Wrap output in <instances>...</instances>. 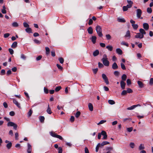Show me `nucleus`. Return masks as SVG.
I'll return each instance as SVG.
<instances>
[{
	"label": "nucleus",
	"instance_id": "nucleus-46",
	"mask_svg": "<svg viewBox=\"0 0 153 153\" xmlns=\"http://www.w3.org/2000/svg\"><path fill=\"white\" fill-rule=\"evenodd\" d=\"M127 85H129L131 84V81L130 79H127L126 81Z\"/></svg>",
	"mask_w": 153,
	"mask_h": 153
},
{
	"label": "nucleus",
	"instance_id": "nucleus-7",
	"mask_svg": "<svg viewBox=\"0 0 153 153\" xmlns=\"http://www.w3.org/2000/svg\"><path fill=\"white\" fill-rule=\"evenodd\" d=\"M125 37L128 39H129L131 38L130 32L129 30H128L125 36Z\"/></svg>",
	"mask_w": 153,
	"mask_h": 153
},
{
	"label": "nucleus",
	"instance_id": "nucleus-14",
	"mask_svg": "<svg viewBox=\"0 0 153 153\" xmlns=\"http://www.w3.org/2000/svg\"><path fill=\"white\" fill-rule=\"evenodd\" d=\"M97 38L95 36H92L91 38V41L93 44H94L96 42Z\"/></svg>",
	"mask_w": 153,
	"mask_h": 153
},
{
	"label": "nucleus",
	"instance_id": "nucleus-32",
	"mask_svg": "<svg viewBox=\"0 0 153 153\" xmlns=\"http://www.w3.org/2000/svg\"><path fill=\"white\" fill-rule=\"evenodd\" d=\"M108 103L111 105H113L115 103V102L113 100H108Z\"/></svg>",
	"mask_w": 153,
	"mask_h": 153
},
{
	"label": "nucleus",
	"instance_id": "nucleus-8",
	"mask_svg": "<svg viewBox=\"0 0 153 153\" xmlns=\"http://www.w3.org/2000/svg\"><path fill=\"white\" fill-rule=\"evenodd\" d=\"M101 134L103 136V138L102 139H106L107 137V134L106 132L104 131H102L101 132Z\"/></svg>",
	"mask_w": 153,
	"mask_h": 153
},
{
	"label": "nucleus",
	"instance_id": "nucleus-16",
	"mask_svg": "<svg viewBox=\"0 0 153 153\" xmlns=\"http://www.w3.org/2000/svg\"><path fill=\"white\" fill-rule=\"evenodd\" d=\"M87 31L89 34H92L93 33V29L91 27H90L88 28Z\"/></svg>",
	"mask_w": 153,
	"mask_h": 153
},
{
	"label": "nucleus",
	"instance_id": "nucleus-21",
	"mask_svg": "<svg viewBox=\"0 0 153 153\" xmlns=\"http://www.w3.org/2000/svg\"><path fill=\"white\" fill-rule=\"evenodd\" d=\"M47 112L49 114H51L52 113V111H51V109L50 108V107L49 105H48L47 109Z\"/></svg>",
	"mask_w": 153,
	"mask_h": 153
},
{
	"label": "nucleus",
	"instance_id": "nucleus-52",
	"mask_svg": "<svg viewBox=\"0 0 153 153\" xmlns=\"http://www.w3.org/2000/svg\"><path fill=\"white\" fill-rule=\"evenodd\" d=\"M15 147L18 149H19L21 148V145L19 144H17L15 145Z\"/></svg>",
	"mask_w": 153,
	"mask_h": 153
},
{
	"label": "nucleus",
	"instance_id": "nucleus-57",
	"mask_svg": "<svg viewBox=\"0 0 153 153\" xmlns=\"http://www.w3.org/2000/svg\"><path fill=\"white\" fill-rule=\"evenodd\" d=\"M106 121L105 120H101L98 123V125L102 124L105 122Z\"/></svg>",
	"mask_w": 153,
	"mask_h": 153
},
{
	"label": "nucleus",
	"instance_id": "nucleus-58",
	"mask_svg": "<svg viewBox=\"0 0 153 153\" xmlns=\"http://www.w3.org/2000/svg\"><path fill=\"white\" fill-rule=\"evenodd\" d=\"M44 92L46 94L48 93L49 91L48 89L46 88L45 87L44 88Z\"/></svg>",
	"mask_w": 153,
	"mask_h": 153
},
{
	"label": "nucleus",
	"instance_id": "nucleus-59",
	"mask_svg": "<svg viewBox=\"0 0 153 153\" xmlns=\"http://www.w3.org/2000/svg\"><path fill=\"white\" fill-rule=\"evenodd\" d=\"M34 42L36 44H39L40 43V42L39 40L35 39L34 40Z\"/></svg>",
	"mask_w": 153,
	"mask_h": 153
},
{
	"label": "nucleus",
	"instance_id": "nucleus-50",
	"mask_svg": "<svg viewBox=\"0 0 153 153\" xmlns=\"http://www.w3.org/2000/svg\"><path fill=\"white\" fill-rule=\"evenodd\" d=\"M127 91L126 90H123L122 92L121 93V95H126L127 93Z\"/></svg>",
	"mask_w": 153,
	"mask_h": 153
},
{
	"label": "nucleus",
	"instance_id": "nucleus-64",
	"mask_svg": "<svg viewBox=\"0 0 153 153\" xmlns=\"http://www.w3.org/2000/svg\"><path fill=\"white\" fill-rule=\"evenodd\" d=\"M149 83L151 85H152L153 84V79L152 78H151L150 79Z\"/></svg>",
	"mask_w": 153,
	"mask_h": 153
},
{
	"label": "nucleus",
	"instance_id": "nucleus-26",
	"mask_svg": "<svg viewBox=\"0 0 153 153\" xmlns=\"http://www.w3.org/2000/svg\"><path fill=\"white\" fill-rule=\"evenodd\" d=\"M45 117L43 116H41L39 117V120L41 123H44L45 120Z\"/></svg>",
	"mask_w": 153,
	"mask_h": 153
},
{
	"label": "nucleus",
	"instance_id": "nucleus-2",
	"mask_svg": "<svg viewBox=\"0 0 153 153\" xmlns=\"http://www.w3.org/2000/svg\"><path fill=\"white\" fill-rule=\"evenodd\" d=\"M8 126H13L14 129L16 130L17 129V126L14 123L9 122L7 124Z\"/></svg>",
	"mask_w": 153,
	"mask_h": 153
},
{
	"label": "nucleus",
	"instance_id": "nucleus-38",
	"mask_svg": "<svg viewBox=\"0 0 153 153\" xmlns=\"http://www.w3.org/2000/svg\"><path fill=\"white\" fill-rule=\"evenodd\" d=\"M59 60V62L61 64H62L64 62V59L62 57L59 58L58 59Z\"/></svg>",
	"mask_w": 153,
	"mask_h": 153
},
{
	"label": "nucleus",
	"instance_id": "nucleus-62",
	"mask_svg": "<svg viewBox=\"0 0 153 153\" xmlns=\"http://www.w3.org/2000/svg\"><path fill=\"white\" fill-rule=\"evenodd\" d=\"M70 121L71 122H73L74 120V116H71L70 119Z\"/></svg>",
	"mask_w": 153,
	"mask_h": 153
},
{
	"label": "nucleus",
	"instance_id": "nucleus-3",
	"mask_svg": "<svg viewBox=\"0 0 153 153\" xmlns=\"http://www.w3.org/2000/svg\"><path fill=\"white\" fill-rule=\"evenodd\" d=\"M102 77L105 82V83L106 85H108L109 83V82L108 80V78L106 75L104 74H103L102 75Z\"/></svg>",
	"mask_w": 153,
	"mask_h": 153
},
{
	"label": "nucleus",
	"instance_id": "nucleus-55",
	"mask_svg": "<svg viewBox=\"0 0 153 153\" xmlns=\"http://www.w3.org/2000/svg\"><path fill=\"white\" fill-rule=\"evenodd\" d=\"M56 66L59 69L61 70H62L63 69V68L60 65H59V64H57Z\"/></svg>",
	"mask_w": 153,
	"mask_h": 153
},
{
	"label": "nucleus",
	"instance_id": "nucleus-63",
	"mask_svg": "<svg viewBox=\"0 0 153 153\" xmlns=\"http://www.w3.org/2000/svg\"><path fill=\"white\" fill-rule=\"evenodd\" d=\"M10 35V34L9 33H6L4 34V37L5 38L8 37Z\"/></svg>",
	"mask_w": 153,
	"mask_h": 153
},
{
	"label": "nucleus",
	"instance_id": "nucleus-22",
	"mask_svg": "<svg viewBox=\"0 0 153 153\" xmlns=\"http://www.w3.org/2000/svg\"><path fill=\"white\" fill-rule=\"evenodd\" d=\"M99 53V51L98 50H96L93 53V55L94 56H97Z\"/></svg>",
	"mask_w": 153,
	"mask_h": 153
},
{
	"label": "nucleus",
	"instance_id": "nucleus-40",
	"mask_svg": "<svg viewBox=\"0 0 153 153\" xmlns=\"http://www.w3.org/2000/svg\"><path fill=\"white\" fill-rule=\"evenodd\" d=\"M107 59H108V58L106 55L105 54L103 55V58L102 59V61Z\"/></svg>",
	"mask_w": 153,
	"mask_h": 153
},
{
	"label": "nucleus",
	"instance_id": "nucleus-41",
	"mask_svg": "<svg viewBox=\"0 0 153 153\" xmlns=\"http://www.w3.org/2000/svg\"><path fill=\"white\" fill-rule=\"evenodd\" d=\"M121 44L122 45H125L127 47H128V44L124 41L122 42H121Z\"/></svg>",
	"mask_w": 153,
	"mask_h": 153
},
{
	"label": "nucleus",
	"instance_id": "nucleus-1",
	"mask_svg": "<svg viewBox=\"0 0 153 153\" xmlns=\"http://www.w3.org/2000/svg\"><path fill=\"white\" fill-rule=\"evenodd\" d=\"M96 30L98 36L100 37H102L103 34L102 33L101 27L99 25H97L96 27Z\"/></svg>",
	"mask_w": 153,
	"mask_h": 153
},
{
	"label": "nucleus",
	"instance_id": "nucleus-47",
	"mask_svg": "<svg viewBox=\"0 0 153 153\" xmlns=\"http://www.w3.org/2000/svg\"><path fill=\"white\" fill-rule=\"evenodd\" d=\"M129 146L131 148H134L135 144L134 143L131 142L129 144Z\"/></svg>",
	"mask_w": 153,
	"mask_h": 153
},
{
	"label": "nucleus",
	"instance_id": "nucleus-18",
	"mask_svg": "<svg viewBox=\"0 0 153 153\" xmlns=\"http://www.w3.org/2000/svg\"><path fill=\"white\" fill-rule=\"evenodd\" d=\"M140 33L142 34V35L144 36V35H145L146 34V32L145 31V30L142 29L140 28L139 30Z\"/></svg>",
	"mask_w": 153,
	"mask_h": 153
},
{
	"label": "nucleus",
	"instance_id": "nucleus-28",
	"mask_svg": "<svg viewBox=\"0 0 153 153\" xmlns=\"http://www.w3.org/2000/svg\"><path fill=\"white\" fill-rule=\"evenodd\" d=\"M109 144V143L108 141H105L103 142L101 144H100V145L101 146H104L105 145L108 144Z\"/></svg>",
	"mask_w": 153,
	"mask_h": 153
},
{
	"label": "nucleus",
	"instance_id": "nucleus-29",
	"mask_svg": "<svg viewBox=\"0 0 153 153\" xmlns=\"http://www.w3.org/2000/svg\"><path fill=\"white\" fill-rule=\"evenodd\" d=\"M127 78V76L126 74H123L122 77H121V79L122 80V81H125Z\"/></svg>",
	"mask_w": 153,
	"mask_h": 153
},
{
	"label": "nucleus",
	"instance_id": "nucleus-30",
	"mask_svg": "<svg viewBox=\"0 0 153 153\" xmlns=\"http://www.w3.org/2000/svg\"><path fill=\"white\" fill-rule=\"evenodd\" d=\"M106 48L110 51H112L113 50V47L111 45H108L106 46Z\"/></svg>",
	"mask_w": 153,
	"mask_h": 153
},
{
	"label": "nucleus",
	"instance_id": "nucleus-44",
	"mask_svg": "<svg viewBox=\"0 0 153 153\" xmlns=\"http://www.w3.org/2000/svg\"><path fill=\"white\" fill-rule=\"evenodd\" d=\"M114 75L116 76H118L120 74V73L117 71H115L114 72Z\"/></svg>",
	"mask_w": 153,
	"mask_h": 153
},
{
	"label": "nucleus",
	"instance_id": "nucleus-24",
	"mask_svg": "<svg viewBox=\"0 0 153 153\" xmlns=\"http://www.w3.org/2000/svg\"><path fill=\"white\" fill-rule=\"evenodd\" d=\"M50 135L52 137L56 138L57 134H56L55 132L53 131H51L50 132Z\"/></svg>",
	"mask_w": 153,
	"mask_h": 153
},
{
	"label": "nucleus",
	"instance_id": "nucleus-10",
	"mask_svg": "<svg viewBox=\"0 0 153 153\" xmlns=\"http://www.w3.org/2000/svg\"><path fill=\"white\" fill-rule=\"evenodd\" d=\"M13 103L17 106V107L20 108H21L20 104L19 103L16 99H13Z\"/></svg>",
	"mask_w": 153,
	"mask_h": 153
},
{
	"label": "nucleus",
	"instance_id": "nucleus-45",
	"mask_svg": "<svg viewBox=\"0 0 153 153\" xmlns=\"http://www.w3.org/2000/svg\"><path fill=\"white\" fill-rule=\"evenodd\" d=\"M98 67L99 68H102L104 67V65L100 62H98Z\"/></svg>",
	"mask_w": 153,
	"mask_h": 153
},
{
	"label": "nucleus",
	"instance_id": "nucleus-48",
	"mask_svg": "<svg viewBox=\"0 0 153 153\" xmlns=\"http://www.w3.org/2000/svg\"><path fill=\"white\" fill-rule=\"evenodd\" d=\"M8 51L10 53L11 55H12L14 53V51L13 49H12V48H9L8 49Z\"/></svg>",
	"mask_w": 153,
	"mask_h": 153
},
{
	"label": "nucleus",
	"instance_id": "nucleus-27",
	"mask_svg": "<svg viewBox=\"0 0 153 153\" xmlns=\"http://www.w3.org/2000/svg\"><path fill=\"white\" fill-rule=\"evenodd\" d=\"M12 146V143L11 142H9L6 145V147L8 149H10Z\"/></svg>",
	"mask_w": 153,
	"mask_h": 153
},
{
	"label": "nucleus",
	"instance_id": "nucleus-60",
	"mask_svg": "<svg viewBox=\"0 0 153 153\" xmlns=\"http://www.w3.org/2000/svg\"><path fill=\"white\" fill-rule=\"evenodd\" d=\"M23 25L25 27H29V25L26 22H24L23 23Z\"/></svg>",
	"mask_w": 153,
	"mask_h": 153
},
{
	"label": "nucleus",
	"instance_id": "nucleus-12",
	"mask_svg": "<svg viewBox=\"0 0 153 153\" xmlns=\"http://www.w3.org/2000/svg\"><path fill=\"white\" fill-rule=\"evenodd\" d=\"M143 28L146 30H147L149 28V25L146 23H144L143 24Z\"/></svg>",
	"mask_w": 153,
	"mask_h": 153
},
{
	"label": "nucleus",
	"instance_id": "nucleus-37",
	"mask_svg": "<svg viewBox=\"0 0 153 153\" xmlns=\"http://www.w3.org/2000/svg\"><path fill=\"white\" fill-rule=\"evenodd\" d=\"M132 26L134 30H136L138 27L137 24H132Z\"/></svg>",
	"mask_w": 153,
	"mask_h": 153
},
{
	"label": "nucleus",
	"instance_id": "nucleus-34",
	"mask_svg": "<svg viewBox=\"0 0 153 153\" xmlns=\"http://www.w3.org/2000/svg\"><path fill=\"white\" fill-rule=\"evenodd\" d=\"M144 148V145L142 144H141L139 147V150H143Z\"/></svg>",
	"mask_w": 153,
	"mask_h": 153
},
{
	"label": "nucleus",
	"instance_id": "nucleus-4",
	"mask_svg": "<svg viewBox=\"0 0 153 153\" xmlns=\"http://www.w3.org/2000/svg\"><path fill=\"white\" fill-rule=\"evenodd\" d=\"M136 11L137 17L138 19L140 18L142 14L141 10L140 9H138L136 10Z\"/></svg>",
	"mask_w": 153,
	"mask_h": 153
},
{
	"label": "nucleus",
	"instance_id": "nucleus-23",
	"mask_svg": "<svg viewBox=\"0 0 153 153\" xmlns=\"http://www.w3.org/2000/svg\"><path fill=\"white\" fill-rule=\"evenodd\" d=\"M106 149L107 151V152H111V151H113V148L112 147H107L106 148Z\"/></svg>",
	"mask_w": 153,
	"mask_h": 153
},
{
	"label": "nucleus",
	"instance_id": "nucleus-53",
	"mask_svg": "<svg viewBox=\"0 0 153 153\" xmlns=\"http://www.w3.org/2000/svg\"><path fill=\"white\" fill-rule=\"evenodd\" d=\"M127 93H132L133 92V91L130 88H128L127 89Z\"/></svg>",
	"mask_w": 153,
	"mask_h": 153
},
{
	"label": "nucleus",
	"instance_id": "nucleus-13",
	"mask_svg": "<svg viewBox=\"0 0 153 153\" xmlns=\"http://www.w3.org/2000/svg\"><path fill=\"white\" fill-rule=\"evenodd\" d=\"M120 83L121 88L122 89H124L125 88L126 83L123 81H121Z\"/></svg>",
	"mask_w": 153,
	"mask_h": 153
},
{
	"label": "nucleus",
	"instance_id": "nucleus-6",
	"mask_svg": "<svg viewBox=\"0 0 153 153\" xmlns=\"http://www.w3.org/2000/svg\"><path fill=\"white\" fill-rule=\"evenodd\" d=\"M141 105L140 104H138L137 105H132V106H131L130 107L127 108V109L128 110H131L134 109L137 106H140Z\"/></svg>",
	"mask_w": 153,
	"mask_h": 153
},
{
	"label": "nucleus",
	"instance_id": "nucleus-51",
	"mask_svg": "<svg viewBox=\"0 0 153 153\" xmlns=\"http://www.w3.org/2000/svg\"><path fill=\"white\" fill-rule=\"evenodd\" d=\"M58 153H62L63 150L62 147H59L58 148Z\"/></svg>",
	"mask_w": 153,
	"mask_h": 153
},
{
	"label": "nucleus",
	"instance_id": "nucleus-5",
	"mask_svg": "<svg viewBox=\"0 0 153 153\" xmlns=\"http://www.w3.org/2000/svg\"><path fill=\"white\" fill-rule=\"evenodd\" d=\"M136 35L135 36L136 38H139L140 39H142L143 38L144 36L142 34H140V33H136Z\"/></svg>",
	"mask_w": 153,
	"mask_h": 153
},
{
	"label": "nucleus",
	"instance_id": "nucleus-61",
	"mask_svg": "<svg viewBox=\"0 0 153 153\" xmlns=\"http://www.w3.org/2000/svg\"><path fill=\"white\" fill-rule=\"evenodd\" d=\"M127 130L129 132H131V131L132 130H133V128L131 127H130V128H127Z\"/></svg>",
	"mask_w": 153,
	"mask_h": 153
},
{
	"label": "nucleus",
	"instance_id": "nucleus-35",
	"mask_svg": "<svg viewBox=\"0 0 153 153\" xmlns=\"http://www.w3.org/2000/svg\"><path fill=\"white\" fill-rule=\"evenodd\" d=\"M100 145V143H98L97 145V146L96 148V152H97L99 150V147L101 146Z\"/></svg>",
	"mask_w": 153,
	"mask_h": 153
},
{
	"label": "nucleus",
	"instance_id": "nucleus-36",
	"mask_svg": "<svg viewBox=\"0 0 153 153\" xmlns=\"http://www.w3.org/2000/svg\"><path fill=\"white\" fill-rule=\"evenodd\" d=\"M81 113L79 111L77 112L75 115V116L76 118H78L80 115Z\"/></svg>",
	"mask_w": 153,
	"mask_h": 153
},
{
	"label": "nucleus",
	"instance_id": "nucleus-43",
	"mask_svg": "<svg viewBox=\"0 0 153 153\" xmlns=\"http://www.w3.org/2000/svg\"><path fill=\"white\" fill-rule=\"evenodd\" d=\"M21 58L24 60H25L26 59V57L24 54H22L21 56Z\"/></svg>",
	"mask_w": 153,
	"mask_h": 153
},
{
	"label": "nucleus",
	"instance_id": "nucleus-19",
	"mask_svg": "<svg viewBox=\"0 0 153 153\" xmlns=\"http://www.w3.org/2000/svg\"><path fill=\"white\" fill-rule=\"evenodd\" d=\"M117 21L120 22L124 23L126 22V20L124 18H117Z\"/></svg>",
	"mask_w": 153,
	"mask_h": 153
},
{
	"label": "nucleus",
	"instance_id": "nucleus-17",
	"mask_svg": "<svg viewBox=\"0 0 153 153\" xmlns=\"http://www.w3.org/2000/svg\"><path fill=\"white\" fill-rule=\"evenodd\" d=\"M88 107L89 110L91 111H92L93 110V107L92 104L89 103L88 104Z\"/></svg>",
	"mask_w": 153,
	"mask_h": 153
},
{
	"label": "nucleus",
	"instance_id": "nucleus-31",
	"mask_svg": "<svg viewBox=\"0 0 153 153\" xmlns=\"http://www.w3.org/2000/svg\"><path fill=\"white\" fill-rule=\"evenodd\" d=\"M46 50V53L47 55H48L50 53V49L48 47H46L45 48Z\"/></svg>",
	"mask_w": 153,
	"mask_h": 153
},
{
	"label": "nucleus",
	"instance_id": "nucleus-49",
	"mask_svg": "<svg viewBox=\"0 0 153 153\" xmlns=\"http://www.w3.org/2000/svg\"><path fill=\"white\" fill-rule=\"evenodd\" d=\"M105 36L106 38L108 40H110L111 38V36L109 34H107Z\"/></svg>",
	"mask_w": 153,
	"mask_h": 153
},
{
	"label": "nucleus",
	"instance_id": "nucleus-33",
	"mask_svg": "<svg viewBox=\"0 0 153 153\" xmlns=\"http://www.w3.org/2000/svg\"><path fill=\"white\" fill-rule=\"evenodd\" d=\"M120 66L121 68L123 70H125L126 69V68L124 64L123 63H120Z\"/></svg>",
	"mask_w": 153,
	"mask_h": 153
},
{
	"label": "nucleus",
	"instance_id": "nucleus-39",
	"mask_svg": "<svg viewBox=\"0 0 153 153\" xmlns=\"http://www.w3.org/2000/svg\"><path fill=\"white\" fill-rule=\"evenodd\" d=\"M147 11L149 13H151L152 12V8L150 7H148L147 9Z\"/></svg>",
	"mask_w": 153,
	"mask_h": 153
},
{
	"label": "nucleus",
	"instance_id": "nucleus-9",
	"mask_svg": "<svg viewBox=\"0 0 153 153\" xmlns=\"http://www.w3.org/2000/svg\"><path fill=\"white\" fill-rule=\"evenodd\" d=\"M102 61V62L103 64L105 66H109L110 63L109 61L108 60V59L103 60V61Z\"/></svg>",
	"mask_w": 153,
	"mask_h": 153
},
{
	"label": "nucleus",
	"instance_id": "nucleus-11",
	"mask_svg": "<svg viewBox=\"0 0 153 153\" xmlns=\"http://www.w3.org/2000/svg\"><path fill=\"white\" fill-rule=\"evenodd\" d=\"M118 68V66L116 62H114L112 66V68L113 69H117Z\"/></svg>",
	"mask_w": 153,
	"mask_h": 153
},
{
	"label": "nucleus",
	"instance_id": "nucleus-15",
	"mask_svg": "<svg viewBox=\"0 0 153 153\" xmlns=\"http://www.w3.org/2000/svg\"><path fill=\"white\" fill-rule=\"evenodd\" d=\"M137 82L140 88H142L144 87V84L141 81H138Z\"/></svg>",
	"mask_w": 153,
	"mask_h": 153
},
{
	"label": "nucleus",
	"instance_id": "nucleus-25",
	"mask_svg": "<svg viewBox=\"0 0 153 153\" xmlns=\"http://www.w3.org/2000/svg\"><path fill=\"white\" fill-rule=\"evenodd\" d=\"M17 45V43L16 42H13L11 45V47L13 48H14L16 47Z\"/></svg>",
	"mask_w": 153,
	"mask_h": 153
},
{
	"label": "nucleus",
	"instance_id": "nucleus-42",
	"mask_svg": "<svg viewBox=\"0 0 153 153\" xmlns=\"http://www.w3.org/2000/svg\"><path fill=\"white\" fill-rule=\"evenodd\" d=\"M61 88V87L60 86L57 87L55 89V91L56 92H57L59 91Z\"/></svg>",
	"mask_w": 153,
	"mask_h": 153
},
{
	"label": "nucleus",
	"instance_id": "nucleus-56",
	"mask_svg": "<svg viewBox=\"0 0 153 153\" xmlns=\"http://www.w3.org/2000/svg\"><path fill=\"white\" fill-rule=\"evenodd\" d=\"M92 70L93 71L94 73V74H96V73H97V72L98 71V69L97 68H96L95 69H92Z\"/></svg>",
	"mask_w": 153,
	"mask_h": 153
},
{
	"label": "nucleus",
	"instance_id": "nucleus-54",
	"mask_svg": "<svg viewBox=\"0 0 153 153\" xmlns=\"http://www.w3.org/2000/svg\"><path fill=\"white\" fill-rule=\"evenodd\" d=\"M12 25L14 27H17L18 26V24L16 22H13L12 23Z\"/></svg>",
	"mask_w": 153,
	"mask_h": 153
},
{
	"label": "nucleus",
	"instance_id": "nucleus-20",
	"mask_svg": "<svg viewBox=\"0 0 153 153\" xmlns=\"http://www.w3.org/2000/svg\"><path fill=\"white\" fill-rule=\"evenodd\" d=\"M116 52L118 54L121 55L122 54V50L119 48H117L116 49Z\"/></svg>",
	"mask_w": 153,
	"mask_h": 153
}]
</instances>
